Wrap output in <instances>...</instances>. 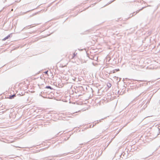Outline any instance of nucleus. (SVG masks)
<instances>
[{"label":"nucleus","mask_w":160,"mask_h":160,"mask_svg":"<svg viewBox=\"0 0 160 160\" xmlns=\"http://www.w3.org/2000/svg\"><path fill=\"white\" fill-rule=\"evenodd\" d=\"M124 91L122 92V91L121 92H120V90H118L117 92V94H118L119 95H122V94H123L124 93ZM113 93H115V94H116V93H117V92H116V90H113Z\"/></svg>","instance_id":"f257e3e1"},{"label":"nucleus","mask_w":160,"mask_h":160,"mask_svg":"<svg viewBox=\"0 0 160 160\" xmlns=\"http://www.w3.org/2000/svg\"><path fill=\"white\" fill-rule=\"evenodd\" d=\"M145 7H143L141 9H139V10H137V11H136V13H135V12H133L132 13H131V14L130 15V17H132L133 16L135 15H136V14L137 13H138L139 11H140L142 10V9H143Z\"/></svg>","instance_id":"f03ea898"},{"label":"nucleus","mask_w":160,"mask_h":160,"mask_svg":"<svg viewBox=\"0 0 160 160\" xmlns=\"http://www.w3.org/2000/svg\"><path fill=\"white\" fill-rule=\"evenodd\" d=\"M12 36V33H11L9 35H8L7 36L5 37L3 39L2 41H5L6 39H9Z\"/></svg>","instance_id":"7ed1b4c3"},{"label":"nucleus","mask_w":160,"mask_h":160,"mask_svg":"<svg viewBox=\"0 0 160 160\" xmlns=\"http://www.w3.org/2000/svg\"><path fill=\"white\" fill-rule=\"evenodd\" d=\"M121 158H122L125 159L126 158V156L125 153L124 152L122 153L121 155L120 156Z\"/></svg>","instance_id":"20e7f679"},{"label":"nucleus","mask_w":160,"mask_h":160,"mask_svg":"<svg viewBox=\"0 0 160 160\" xmlns=\"http://www.w3.org/2000/svg\"><path fill=\"white\" fill-rule=\"evenodd\" d=\"M102 119H102L101 120H99L97 121V122H93V125L92 126V128L94 126H95V125H96L99 122H100L101 121V120Z\"/></svg>","instance_id":"39448f33"},{"label":"nucleus","mask_w":160,"mask_h":160,"mask_svg":"<svg viewBox=\"0 0 160 160\" xmlns=\"http://www.w3.org/2000/svg\"><path fill=\"white\" fill-rule=\"evenodd\" d=\"M16 94H13V95H10L8 97V98L10 99H12L13 98H14L16 96Z\"/></svg>","instance_id":"423d86ee"},{"label":"nucleus","mask_w":160,"mask_h":160,"mask_svg":"<svg viewBox=\"0 0 160 160\" xmlns=\"http://www.w3.org/2000/svg\"><path fill=\"white\" fill-rule=\"evenodd\" d=\"M46 88L49 89L51 90H53V88L49 86H47L45 87Z\"/></svg>","instance_id":"0eeeda50"},{"label":"nucleus","mask_w":160,"mask_h":160,"mask_svg":"<svg viewBox=\"0 0 160 160\" xmlns=\"http://www.w3.org/2000/svg\"><path fill=\"white\" fill-rule=\"evenodd\" d=\"M120 70L119 69H115L113 71V73H115L116 72H117Z\"/></svg>","instance_id":"6e6552de"},{"label":"nucleus","mask_w":160,"mask_h":160,"mask_svg":"<svg viewBox=\"0 0 160 160\" xmlns=\"http://www.w3.org/2000/svg\"><path fill=\"white\" fill-rule=\"evenodd\" d=\"M111 84L109 83L107 84V86L109 88H110L111 87Z\"/></svg>","instance_id":"1a4fd4ad"},{"label":"nucleus","mask_w":160,"mask_h":160,"mask_svg":"<svg viewBox=\"0 0 160 160\" xmlns=\"http://www.w3.org/2000/svg\"><path fill=\"white\" fill-rule=\"evenodd\" d=\"M77 53H76L75 52H74L72 56V58H74V57L77 55Z\"/></svg>","instance_id":"9d476101"},{"label":"nucleus","mask_w":160,"mask_h":160,"mask_svg":"<svg viewBox=\"0 0 160 160\" xmlns=\"http://www.w3.org/2000/svg\"><path fill=\"white\" fill-rule=\"evenodd\" d=\"M25 93V92H22L21 93H20L19 95H20V96H23L24 95V94Z\"/></svg>","instance_id":"9b49d317"},{"label":"nucleus","mask_w":160,"mask_h":160,"mask_svg":"<svg viewBox=\"0 0 160 160\" xmlns=\"http://www.w3.org/2000/svg\"><path fill=\"white\" fill-rule=\"evenodd\" d=\"M46 148H44L41 149H40V151H43L44 150H45Z\"/></svg>","instance_id":"f8f14e48"},{"label":"nucleus","mask_w":160,"mask_h":160,"mask_svg":"<svg viewBox=\"0 0 160 160\" xmlns=\"http://www.w3.org/2000/svg\"><path fill=\"white\" fill-rule=\"evenodd\" d=\"M39 12H36L35 13H34L33 15H32V16H34V15H36V14H37V13H38Z\"/></svg>","instance_id":"ddd939ff"},{"label":"nucleus","mask_w":160,"mask_h":160,"mask_svg":"<svg viewBox=\"0 0 160 160\" xmlns=\"http://www.w3.org/2000/svg\"><path fill=\"white\" fill-rule=\"evenodd\" d=\"M48 72V71H46L44 72V73L46 74H47Z\"/></svg>","instance_id":"4468645a"},{"label":"nucleus","mask_w":160,"mask_h":160,"mask_svg":"<svg viewBox=\"0 0 160 160\" xmlns=\"http://www.w3.org/2000/svg\"><path fill=\"white\" fill-rule=\"evenodd\" d=\"M90 30H88L87 31H86V32H90Z\"/></svg>","instance_id":"2eb2a0df"},{"label":"nucleus","mask_w":160,"mask_h":160,"mask_svg":"<svg viewBox=\"0 0 160 160\" xmlns=\"http://www.w3.org/2000/svg\"><path fill=\"white\" fill-rule=\"evenodd\" d=\"M111 142H110L108 144V145L106 146V147L105 148H107V147H108V145L110 144V143Z\"/></svg>","instance_id":"dca6fc26"},{"label":"nucleus","mask_w":160,"mask_h":160,"mask_svg":"<svg viewBox=\"0 0 160 160\" xmlns=\"http://www.w3.org/2000/svg\"><path fill=\"white\" fill-rule=\"evenodd\" d=\"M111 142H110L108 144V145L106 146V147L105 148H107V147H108V145L110 144V143Z\"/></svg>","instance_id":"f3484780"},{"label":"nucleus","mask_w":160,"mask_h":160,"mask_svg":"<svg viewBox=\"0 0 160 160\" xmlns=\"http://www.w3.org/2000/svg\"><path fill=\"white\" fill-rule=\"evenodd\" d=\"M44 93V92H41V93L40 94V96H41V94H43V93Z\"/></svg>","instance_id":"a211bd4d"},{"label":"nucleus","mask_w":160,"mask_h":160,"mask_svg":"<svg viewBox=\"0 0 160 160\" xmlns=\"http://www.w3.org/2000/svg\"><path fill=\"white\" fill-rule=\"evenodd\" d=\"M92 125H89V127L90 128H92Z\"/></svg>","instance_id":"6ab92c4d"},{"label":"nucleus","mask_w":160,"mask_h":160,"mask_svg":"<svg viewBox=\"0 0 160 160\" xmlns=\"http://www.w3.org/2000/svg\"><path fill=\"white\" fill-rule=\"evenodd\" d=\"M52 157H58V156H52Z\"/></svg>","instance_id":"aec40b11"},{"label":"nucleus","mask_w":160,"mask_h":160,"mask_svg":"<svg viewBox=\"0 0 160 160\" xmlns=\"http://www.w3.org/2000/svg\"><path fill=\"white\" fill-rule=\"evenodd\" d=\"M12 3H10V4H8V6H10V5H11L12 4Z\"/></svg>","instance_id":"412c9836"},{"label":"nucleus","mask_w":160,"mask_h":160,"mask_svg":"<svg viewBox=\"0 0 160 160\" xmlns=\"http://www.w3.org/2000/svg\"><path fill=\"white\" fill-rule=\"evenodd\" d=\"M69 137H68L67 139H65V141H66V140H68L69 139Z\"/></svg>","instance_id":"4be33fe9"},{"label":"nucleus","mask_w":160,"mask_h":160,"mask_svg":"<svg viewBox=\"0 0 160 160\" xmlns=\"http://www.w3.org/2000/svg\"><path fill=\"white\" fill-rule=\"evenodd\" d=\"M139 81L140 82H143V81L140 80Z\"/></svg>","instance_id":"5701e85b"},{"label":"nucleus","mask_w":160,"mask_h":160,"mask_svg":"<svg viewBox=\"0 0 160 160\" xmlns=\"http://www.w3.org/2000/svg\"><path fill=\"white\" fill-rule=\"evenodd\" d=\"M142 93V92L140 94L138 95V96H140V95H141Z\"/></svg>","instance_id":"b1692460"},{"label":"nucleus","mask_w":160,"mask_h":160,"mask_svg":"<svg viewBox=\"0 0 160 160\" xmlns=\"http://www.w3.org/2000/svg\"><path fill=\"white\" fill-rule=\"evenodd\" d=\"M5 111H2V112L3 113V112H5Z\"/></svg>","instance_id":"393cba45"},{"label":"nucleus","mask_w":160,"mask_h":160,"mask_svg":"<svg viewBox=\"0 0 160 160\" xmlns=\"http://www.w3.org/2000/svg\"><path fill=\"white\" fill-rule=\"evenodd\" d=\"M31 10H29V11H28L27 12H29V11H30Z\"/></svg>","instance_id":"a878e982"},{"label":"nucleus","mask_w":160,"mask_h":160,"mask_svg":"<svg viewBox=\"0 0 160 160\" xmlns=\"http://www.w3.org/2000/svg\"><path fill=\"white\" fill-rule=\"evenodd\" d=\"M82 50H83V49H81V51H82Z\"/></svg>","instance_id":"bb28decb"},{"label":"nucleus","mask_w":160,"mask_h":160,"mask_svg":"<svg viewBox=\"0 0 160 160\" xmlns=\"http://www.w3.org/2000/svg\"><path fill=\"white\" fill-rule=\"evenodd\" d=\"M73 114H71V115H72V116H73Z\"/></svg>","instance_id":"cd10ccee"},{"label":"nucleus","mask_w":160,"mask_h":160,"mask_svg":"<svg viewBox=\"0 0 160 160\" xmlns=\"http://www.w3.org/2000/svg\"><path fill=\"white\" fill-rule=\"evenodd\" d=\"M2 107H3V105L1 106V107L2 108Z\"/></svg>","instance_id":"c85d7f7f"},{"label":"nucleus","mask_w":160,"mask_h":160,"mask_svg":"<svg viewBox=\"0 0 160 160\" xmlns=\"http://www.w3.org/2000/svg\"><path fill=\"white\" fill-rule=\"evenodd\" d=\"M125 88V89H126V87H125V88Z\"/></svg>","instance_id":"c756f323"}]
</instances>
